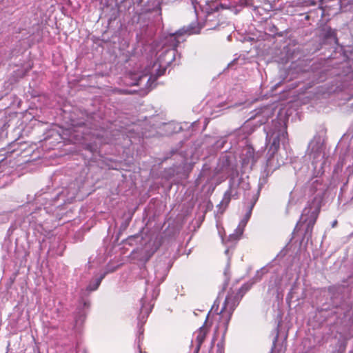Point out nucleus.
I'll use <instances>...</instances> for the list:
<instances>
[{
	"label": "nucleus",
	"instance_id": "nucleus-37",
	"mask_svg": "<svg viewBox=\"0 0 353 353\" xmlns=\"http://www.w3.org/2000/svg\"><path fill=\"white\" fill-rule=\"evenodd\" d=\"M270 9H271V10L274 9V6L272 4H270Z\"/></svg>",
	"mask_w": 353,
	"mask_h": 353
},
{
	"label": "nucleus",
	"instance_id": "nucleus-2",
	"mask_svg": "<svg viewBox=\"0 0 353 353\" xmlns=\"http://www.w3.org/2000/svg\"><path fill=\"white\" fill-rule=\"evenodd\" d=\"M166 276L165 270L160 273L159 270H155V277L151 281L150 277L146 280V288L145 295L141 299L140 313L138 316V332L139 341H140V336L143 334V325L152 311L154 303H152L155 300L159 294V285L164 281Z\"/></svg>",
	"mask_w": 353,
	"mask_h": 353
},
{
	"label": "nucleus",
	"instance_id": "nucleus-32",
	"mask_svg": "<svg viewBox=\"0 0 353 353\" xmlns=\"http://www.w3.org/2000/svg\"><path fill=\"white\" fill-rule=\"evenodd\" d=\"M152 77H150L148 78V81H147V83H148V84H149V83H150V81L152 80Z\"/></svg>",
	"mask_w": 353,
	"mask_h": 353
},
{
	"label": "nucleus",
	"instance_id": "nucleus-35",
	"mask_svg": "<svg viewBox=\"0 0 353 353\" xmlns=\"http://www.w3.org/2000/svg\"><path fill=\"white\" fill-rule=\"evenodd\" d=\"M272 289H273V286L272 284H270L269 285V288H268V291H270Z\"/></svg>",
	"mask_w": 353,
	"mask_h": 353
},
{
	"label": "nucleus",
	"instance_id": "nucleus-19",
	"mask_svg": "<svg viewBox=\"0 0 353 353\" xmlns=\"http://www.w3.org/2000/svg\"><path fill=\"white\" fill-rule=\"evenodd\" d=\"M271 114V110L268 108H264L255 114V119L262 117L259 119L260 125L264 124L268 121V117Z\"/></svg>",
	"mask_w": 353,
	"mask_h": 353
},
{
	"label": "nucleus",
	"instance_id": "nucleus-10",
	"mask_svg": "<svg viewBox=\"0 0 353 353\" xmlns=\"http://www.w3.org/2000/svg\"><path fill=\"white\" fill-rule=\"evenodd\" d=\"M259 156V154L254 152V150L251 146H248L244 150L242 154V165L243 168H252L255 163L257 161Z\"/></svg>",
	"mask_w": 353,
	"mask_h": 353
},
{
	"label": "nucleus",
	"instance_id": "nucleus-9",
	"mask_svg": "<svg viewBox=\"0 0 353 353\" xmlns=\"http://www.w3.org/2000/svg\"><path fill=\"white\" fill-rule=\"evenodd\" d=\"M202 28V24L198 23L197 21H194L187 26H183L182 28L179 29L175 33L172 34L170 39L176 40L177 43L174 44V46H177L181 41L184 40L183 38H181L183 34L191 35L194 34H199Z\"/></svg>",
	"mask_w": 353,
	"mask_h": 353
},
{
	"label": "nucleus",
	"instance_id": "nucleus-33",
	"mask_svg": "<svg viewBox=\"0 0 353 353\" xmlns=\"http://www.w3.org/2000/svg\"><path fill=\"white\" fill-rule=\"evenodd\" d=\"M165 69H163V70L162 72H158V75L159 76H161L163 74V73L165 72Z\"/></svg>",
	"mask_w": 353,
	"mask_h": 353
},
{
	"label": "nucleus",
	"instance_id": "nucleus-8",
	"mask_svg": "<svg viewBox=\"0 0 353 353\" xmlns=\"http://www.w3.org/2000/svg\"><path fill=\"white\" fill-rule=\"evenodd\" d=\"M260 192V188L257 190L256 192L253 194L250 198V205L248 211L246 212L245 218L240 222L239 226L235 230L234 233L230 235V239L232 240H237L242 235L244 228L250 219L252 209L258 201Z\"/></svg>",
	"mask_w": 353,
	"mask_h": 353
},
{
	"label": "nucleus",
	"instance_id": "nucleus-21",
	"mask_svg": "<svg viewBox=\"0 0 353 353\" xmlns=\"http://www.w3.org/2000/svg\"><path fill=\"white\" fill-rule=\"evenodd\" d=\"M65 194V191H62L61 192L57 193V195L54 197L49 196L48 194L45 193L43 194V197L41 198V199L46 201L44 204L46 205L47 202L49 201L50 205L54 204L56 199H57L58 197L61 196L62 195ZM43 204V203H42Z\"/></svg>",
	"mask_w": 353,
	"mask_h": 353
},
{
	"label": "nucleus",
	"instance_id": "nucleus-6",
	"mask_svg": "<svg viewBox=\"0 0 353 353\" xmlns=\"http://www.w3.org/2000/svg\"><path fill=\"white\" fill-rule=\"evenodd\" d=\"M320 204L316 200L308 202L303 209L299 222L296 223L294 230H299L305 227L303 239L308 241L312 237V230L320 212Z\"/></svg>",
	"mask_w": 353,
	"mask_h": 353
},
{
	"label": "nucleus",
	"instance_id": "nucleus-20",
	"mask_svg": "<svg viewBox=\"0 0 353 353\" xmlns=\"http://www.w3.org/2000/svg\"><path fill=\"white\" fill-rule=\"evenodd\" d=\"M86 317V313L84 310H79L75 316V326L81 325Z\"/></svg>",
	"mask_w": 353,
	"mask_h": 353
},
{
	"label": "nucleus",
	"instance_id": "nucleus-12",
	"mask_svg": "<svg viewBox=\"0 0 353 353\" xmlns=\"http://www.w3.org/2000/svg\"><path fill=\"white\" fill-rule=\"evenodd\" d=\"M217 10L218 7L216 6L214 8V12L209 11L207 12L205 22L203 24H202L203 27L206 26L208 30H214L220 26L218 20L216 19V17L214 15Z\"/></svg>",
	"mask_w": 353,
	"mask_h": 353
},
{
	"label": "nucleus",
	"instance_id": "nucleus-3",
	"mask_svg": "<svg viewBox=\"0 0 353 353\" xmlns=\"http://www.w3.org/2000/svg\"><path fill=\"white\" fill-rule=\"evenodd\" d=\"M266 134L265 144L269 146L267 152V165L270 166L274 155L280 148V143L283 145L288 141L286 126L281 119H272L270 125L264 128Z\"/></svg>",
	"mask_w": 353,
	"mask_h": 353
},
{
	"label": "nucleus",
	"instance_id": "nucleus-24",
	"mask_svg": "<svg viewBox=\"0 0 353 353\" xmlns=\"http://www.w3.org/2000/svg\"><path fill=\"white\" fill-rule=\"evenodd\" d=\"M267 30L270 32V34L273 35L278 34L277 28L274 25H269L268 27H267Z\"/></svg>",
	"mask_w": 353,
	"mask_h": 353
},
{
	"label": "nucleus",
	"instance_id": "nucleus-22",
	"mask_svg": "<svg viewBox=\"0 0 353 353\" xmlns=\"http://www.w3.org/2000/svg\"><path fill=\"white\" fill-rule=\"evenodd\" d=\"M249 125V123H245L237 132H235V134L240 135L241 133H246V134H244L240 137L241 139H245L247 136L252 132L250 129L248 130Z\"/></svg>",
	"mask_w": 353,
	"mask_h": 353
},
{
	"label": "nucleus",
	"instance_id": "nucleus-36",
	"mask_svg": "<svg viewBox=\"0 0 353 353\" xmlns=\"http://www.w3.org/2000/svg\"><path fill=\"white\" fill-rule=\"evenodd\" d=\"M337 223V221H334L333 223H332V227H334Z\"/></svg>",
	"mask_w": 353,
	"mask_h": 353
},
{
	"label": "nucleus",
	"instance_id": "nucleus-15",
	"mask_svg": "<svg viewBox=\"0 0 353 353\" xmlns=\"http://www.w3.org/2000/svg\"><path fill=\"white\" fill-rule=\"evenodd\" d=\"M207 334V329L203 325L196 332V347L195 349V352L198 353L202 343H203L205 336Z\"/></svg>",
	"mask_w": 353,
	"mask_h": 353
},
{
	"label": "nucleus",
	"instance_id": "nucleus-5",
	"mask_svg": "<svg viewBox=\"0 0 353 353\" xmlns=\"http://www.w3.org/2000/svg\"><path fill=\"white\" fill-rule=\"evenodd\" d=\"M222 169L229 175V188L227 191L233 194V199L239 198V190L245 191V196L248 199L250 193L246 191L250 190V183L239 176L236 165L232 164L230 158L224 157L222 159Z\"/></svg>",
	"mask_w": 353,
	"mask_h": 353
},
{
	"label": "nucleus",
	"instance_id": "nucleus-25",
	"mask_svg": "<svg viewBox=\"0 0 353 353\" xmlns=\"http://www.w3.org/2000/svg\"><path fill=\"white\" fill-rule=\"evenodd\" d=\"M252 0H239L235 3L239 4L241 6H250Z\"/></svg>",
	"mask_w": 353,
	"mask_h": 353
},
{
	"label": "nucleus",
	"instance_id": "nucleus-23",
	"mask_svg": "<svg viewBox=\"0 0 353 353\" xmlns=\"http://www.w3.org/2000/svg\"><path fill=\"white\" fill-rule=\"evenodd\" d=\"M174 124L172 123H163L161 124V128L165 130V134L170 135L175 132V129L173 128Z\"/></svg>",
	"mask_w": 353,
	"mask_h": 353
},
{
	"label": "nucleus",
	"instance_id": "nucleus-4",
	"mask_svg": "<svg viewBox=\"0 0 353 353\" xmlns=\"http://www.w3.org/2000/svg\"><path fill=\"white\" fill-rule=\"evenodd\" d=\"M263 274V268L259 271H257L254 277L248 283L243 284L239 289L236 294L232 292L228 294L223 303V307L221 310V322L220 323L228 325L232 314L236 306L239 304V302L243 295L252 288L254 283L261 281Z\"/></svg>",
	"mask_w": 353,
	"mask_h": 353
},
{
	"label": "nucleus",
	"instance_id": "nucleus-14",
	"mask_svg": "<svg viewBox=\"0 0 353 353\" xmlns=\"http://www.w3.org/2000/svg\"><path fill=\"white\" fill-rule=\"evenodd\" d=\"M105 272H103L99 275H94V278L90 281L89 284L88 285L86 288V291L90 292L97 290L102 280L105 276Z\"/></svg>",
	"mask_w": 353,
	"mask_h": 353
},
{
	"label": "nucleus",
	"instance_id": "nucleus-17",
	"mask_svg": "<svg viewBox=\"0 0 353 353\" xmlns=\"http://www.w3.org/2000/svg\"><path fill=\"white\" fill-rule=\"evenodd\" d=\"M218 327L219 329L223 328V334H222L221 341L216 345V353H224L225 338L226 332L228 331V325L223 324V323H219Z\"/></svg>",
	"mask_w": 353,
	"mask_h": 353
},
{
	"label": "nucleus",
	"instance_id": "nucleus-16",
	"mask_svg": "<svg viewBox=\"0 0 353 353\" xmlns=\"http://www.w3.org/2000/svg\"><path fill=\"white\" fill-rule=\"evenodd\" d=\"M232 199H233V194L226 191L221 201L217 205L220 213H223L226 210Z\"/></svg>",
	"mask_w": 353,
	"mask_h": 353
},
{
	"label": "nucleus",
	"instance_id": "nucleus-34",
	"mask_svg": "<svg viewBox=\"0 0 353 353\" xmlns=\"http://www.w3.org/2000/svg\"><path fill=\"white\" fill-rule=\"evenodd\" d=\"M8 126H9V124H8V123H4V125H3V128H7V127H8Z\"/></svg>",
	"mask_w": 353,
	"mask_h": 353
},
{
	"label": "nucleus",
	"instance_id": "nucleus-1",
	"mask_svg": "<svg viewBox=\"0 0 353 353\" xmlns=\"http://www.w3.org/2000/svg\"><path fill=\"white\" fill-rule=\"evenodd\" d=\"M95 119L94 114H86L85 118H82L78 121H73V126L85 125L90 129L89 132H83V134L89 135L92 139H95L93 143L85 144V148L91 152H96L99 150V146L101 144H116L128 146L132 143L131 139L134 137V132L132 130H117L113 128L112 125L108 129L99 128L93 122Z\"/></svg>",
	"mask_w": 353,
	"mask_h": 353
},
{
	"label": "nucleus",
	"instance_id": "nucleus-11",
	"mask_svg": "<svg viewBox=\"0 0 353 353\" xmlns=\"http://www.w3.org/2000/svg\"><path fill=\"white\" fill-rule=\"evenodd\" d=\"M321 37L323 41L329 44H338L339 40L336 30L330 26H325L321 30Z\"/></svg>",
	"mask_w": 353,
	"mask_h": 353
},
{
	"label": "nucleus",
	"instance_id": "nucleus-7",
	"mask_svg": "<svg viewBox=\"0 0 353 353\" xmlns=\"http://www.w3.org/2000/svg\"><path fill=\"white\" fill-rule=\"evenodd\" d=\"M324 147L320 136H315L309 143L306 157L311 161L314 172L317 175L323 172Z\"/></svg>",
	"mask_w": 353,
	"mask_h": 353
},
{
	"label": "nucleus",
	"instance_id": "nucleus-26",
	"mask_svg": "<svg viewBox=\"0 0 353 353\" xmlns=\"http://www.w3.org/2000/svg\"><path fill=\"white\" fill-rule=\"evenodd\" d=\"M130 221V220L128 219L123 221L120 225V230H125L128 227Z\"/></svg>",
	"mask_w": 353,
	"mask_h": 353
},
{
	"label": "nucleus",
	"instance_id": "nucleus-27",
	"mask_svg": "<svg viewBox=\"0 0 353 353\" xmlns=\"http://www.w3.org/2000/svg\"><path fill=\"white\" fill-rule=\"evenodd\" d=\"M353 2V0H348L347 2L345 0H340V5L341 7H344L347 6V4H350Z\"/></svg>",
	"mask_w": 353,
	"mask_h": 353
},
{
	"label": "nucleus",
	"instance_id": "nucleus-39",
	"mask_svg": "<svg viewBox=\"0 0 353 353\" xmlns=\"http://www.w3.org/2000/svg\"><path fill=\"white\" fill-rule=\"evenodd\" d=\"M138 347H139V353H141V349H140V345H139H139H138Z\"/></svg>",
	"mask_w": 353,
	"mask_h": 353
},
{
	"label": "nucleus",
	"instance_id": "nucleus-31",
	"mask_svg": "<svg viewBox=\"0 0 353 353\" xmlns=\"http://www.w3.org/2000/svg\"><path fill=\"white\" fill-rule=\"evenodd\" d=\"M235 61H236V59H234V60H233L232 61H231V62L228 64V68H229V67H231V66L234 64V63Z\"/></svg>",
	"mask_w": 353,
	"mask_h": 353
},
{
	"label": "nucleus",
	"instance_id": "nucleus-28",
	"mask_svg": "<svg viewBox=\"0 0 353 353\" xmlns=\"http://www.w3.org/2000/svg\"><path fill=\"white\" fill-rule=\"evenodd\" d=\"M77 193V190H74L72 193V195L71 196H68L67 199L69 200V199H74Z\"/></svg>",
	"mask_w": 353,
	"mask_h": 353
},
{
	"label": "nucleus",
	"instance_id": "nucleus-13",
	"mask_svg": "<svg viewBox=\"0 0 353 353\" xmlns=\"http://www.w3.org/2000/svg\"><path fill=\"white\" fill-rule=\"evenodd\" d=\"M175 41L174 43H173V46L174 48L171 49L166 50L161 56L160 59H163L166 64L170 65L176 59V54L177 52L176 50V47L174 44H176V40H174Z\"/></svg>",
	"mask_w": 353,
	"mask_h": 353
},
{
	"label": "nucleus",
	"instance_id": "nucleus-30",
	"mask_svg": "<svg viewBox=\"0 0 353 353\" xmlns=\"http://www.w3.org/2000/svg\"><path fill=\"white\" fill-rule=\"evenodd\" d=\"M89 305H90L89 302H87V301H84V302H83V306H84V307H87V308H88V307H89Z\"/></svg>",
	"mask_w": 353,
	"mask_h": 353
},
{
	"label": "nucleus",
	"instance_id": "nucleus-29",
	"mask_svg": "<svg viewBox=\"0 0 353 353\" xmlns=\"http://www.w3.org/2000/svg\"><path fill=\"white\" fill-rule=\"evenodd\" d=\"M277 339H278V335H276L275 337H274V339L273 341V347H272V349L275 347V345H276V343L277 341Z\"/></svg>",
	"mask_w": 353,
	"mask_h": 353
},
{
	"label": "nucleus",
	"instance_id": "nucleus-38",
	"mask_svg": "<svg viewBox=\"0 0 353 353\" xmlns=\"http://www.w3.org/2000/svg\"><path fill=\"white\" fill-rule=\"evenodd\" d=\"M39 196H37V199L39 201H41V200L39 199Z\"/></svg>",
	"mask_w": 353,
	"mask_h": 353
},
{
	"label": "nucleus",
	"instance_id": "nucleus-18",
	"mask_svg": "<svg viewBox=\"0 0 353 353\" xmlns=\"http://www.w3.org/2000/svg\"><path fill=\"white\" fill-rule=\"evenodd\" d=\"M343 60L346 65L353 72V48L348 47L347 49L343 50Z\"/></svg>",
	"mask_w": 353,
	"mask_h": 353
}]
</instances>
